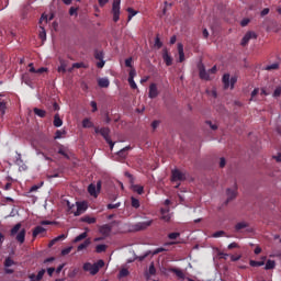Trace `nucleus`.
I'll return each mask as SVG.
<instances>
[{
  "label": "nucleus",
  "mask_w": 281,
  "mask_h": 281,
  "mask_svg": "<svg viewBox=\"0 0 281 281\" xmlns=\"http://www.w3.org/2000/svg\"><path fill=\"white\" fill-rule=\"evenodd\" d=\"M26 233L25 228L21 229V223H18L11 228L10 236H15V240H18L20 245H23V243H25Z\"/></svg>",
  "instance_id": "f257e3e1"
},
{
  "label": "nucleus",
  "mask_w": 281,
  "mask_h": 281,
  "mask_svg": "<svg viewBox=\"0 0 281 281\" xmlns=\"http://www.w3.org/2000/svg\"><path fill=\"white\" fill-rule=\"evenodd\" d=\"M150 225H153V220L132 224L130 226V229H131V232H144L145 229H148V227H150Z\"/></svg>",
  "instance_id": "f03ea898"
},
{
  "label": "nucleus",
  "mask_w": 281,
  "mask_h": 281,
  "mask_svg": "<svg viewBox=\"0 0 281 281\" xmlns=\"http://www.w3.org/2000/svg\"><path fill=\"white\" fill-rule=\"evenodd\" d=\"M114 225H117V221H113L111 224H104V225L100 226L99 227L100 234L104 238H109V236H111V232H113V226Z\"/></svg>",
  "instance_id": "7ed1b4c3"
},
{
  "label": "nucleus",
  "mask_w": 281,
  "mask_h": 281,
  "mask_svg": "<svg viewBox=\"0 0 281 281\" xmlns=\"http://www.w3.org/2000/svg\"><path fill=\"white\" fill-rule=\"evenodd\" d=\"M101 190H102V181H98L97 186L94 183H91L88 186V192L90 196H94V199H98V194H100Z\"/></svg>",
  "instance_id": "20e7f679"
},
{
  "label": "nucleus",
  "mask_w": 281,
  "mask_h": 281,
  "mask_svg": "<svg viewBox=\"0 0 281 281\" xmlns=\"http://www.w3.org/2000/svg\"><path fill=\"white\" fill-rule=\"evenodd\" d=\"M122 1L120 0H114L112 4V14H113V21L114 23H117L120 21V5Z\"/></svg>",
  "instance_id": "39448f33"
},
{
  "label": "nucleus",
  "mask_w": 281,
  "mask_h": 281,
  "mask_svg": "<svg viewBox=\"0 0 281 281\" xmlns=\"http://www.w3.org/2000/svg\"><path fill=\"white\" fill-rule=\"evenodd\" d=\"M94 58H95V60H99L97 63L98 69H102L104 67V65H106V61H104V52L94 50Z\"/></svg>",
  "instance_id": "423d86ee"
},
{
  "label": "nucleus",
  "mask_w": 281,
  "mask_h": 281,
  "mask_svg": "<svg viewBox=\"0 0 281 281\" xmlns=\"http://www.w3.org/2000/svg\"><path fill=\"white\" fill-rule=\"evenodd\" d=\"M171 181H186V173L179 169H175L171 172Z\"/></svg>",
  "instance_id": "0eeeda50"
},
{
  "label": "nucleus",
  "mask_w": 281,
  "mask_h": 281,
  "mask_svg": "<svg viewBox=\"0 0 281 281\" xmlns=\"http://www.w3.org/2000/svg\"><path fill=\"white\" fill-rule=\"evenodd\" d=\"M226 194H227V200H226V204H227L229 203V201H234V199H236L238 194V187L235 184L233 189H227Z\"/></svg>",
  "instance_id": "6e6552de"
},
{
  "label": "nucleus",
  "mask_w": 281,
  "mask_h": 281,
  "mask_svg": "<svg viewBox=\"0 0 281 281\" xmlns=\"http://www.w3.org/2000/svg\"><path fill=\"white\" fill-rule=\"evenodd\" d=\"M83 271H89L91 276L98 274V267L95 263L86 262L83 265Z\"/></svg>",
  "instance_id": "1a4fd4ad"
},
{
  "label": "nucleus",
  "mask_w": 281,
  "mask_h": 281,
  "mask_svg": "<svg viewBox=\"0 0 281 281\" xmlns=\"http://www.w3.org/2000/svg\"><path fill=\"white\" fill-rule=\"evenodd\" d=\"M162 60L167 67L172 66V56L168 53V48L162 49Z\"/></svg>",
  "instance_id": "9d476101"
},
{
  "label": "nucleus",
  "mask_w": 281,
  "mask_h": 281,
  "mask_svg": "<svg viewBox=\"0 0 281 281\" xmlns=\"http://www.w3.org/2000/svg\"><path fill=\"white\" fill-rule=\"evenodd\" d=\"M43 276H45V269L38 271L37 276L35 273L29 274L30 281H41L43 280Z\"/></svg>",
  "instance_id": "9b49d317"
},
{
  "label": "nucleus",
  "mask_w": 281,
  "mask_h": 281,
  "mask_svg": "<svg viewBox=\"0 0 281 281\" xmlns=\"http://www.w3.org/2000/svg\"><path fill=\"white\" fill-rule=\"evenodd\" d=\"M250 38H257V35L254 32H251V31L247 32L245 34V36L243 37L241 46L245 47L249 43Z\"/></svg>",
  "instance_id": "f8f14e48"
},
{
  "label": "nucleus",
  "mask_w": 281,
  "mask_h": 281,
  "mask_svg": "<svg viewBox=\"0 0 281 281\" xmlns=\"http://www.w3.org/2000/svg\"><path fill=\"white\" fill-rule=\"evenodd\" d=\"M149 98L151 100H155V98H157V95H159V90L157 89V83H151L149 86Z\"/></svg>",
  "instance_id": "ddd939ff"
},
{
  "label": "nucleus",
  "mask_w": 281,
  "mask_h": 281,
  "mask_svg": "<svg viewBox=\"0 0 281 281\" xmlns=\"http://www.w3.org/2000/svg\"><path fill=\"white\" fill-rule=\"evenodd\" d=\"M110 85H111V81L106 77L98 79V86L101 89H109Z\"/></svg>",
  "instance_id": "4468645a"
},
{
  "label": "nucleus",
  "mask_w": 281,
  "mask_h": 281,
  "mask_svg": "<svg viewBox=\"0 0 281 281\" xmlns=\"http://www.w3.org/2000/svg\"><path fill=\"white\" fill-rule=\"evenodd\" d=\"M100 135H102L105 142H109L111 139V130L109 127H102L100 128Z\"/></svg>",
  "instance_id": "2eb2a0df"
},
{
  "label": "nucleus",
  "mask_w": 281,
  "mask_h": 281,
  "mask_svg": "<svg viewBox=\"0 0 281 281\" xmlns=\"http://www.w3.org/2000/svg\"><path fill=\"white\" fill-rule=\"evenodd\" d=\"M178 55H179L178 63H183V60H186V53L183 52V44L181 43H178Z\"/></svg>",
  "instance_id": "dca6fc26"
},
{
  "label": "nucleus",
  "mask_w": 281,
  "mask_h": 281,
  "mask_svg": "<svg viewBox=\"0 0 281 281\" xmlns=\"http://www.w3.org/2000/svg\"><path fill=\"white\" fill-rule=\"evenodd\" d=\"M200 78L201 80H212V78L210 77V72L205 70V67H201L200 68Z\"/></svg>",
  "instance_id": "f3484780"
},
{
  "label": "nucleus",
  "mask_w": 281,
  "mask_h": 281,
  "mask_svg": "<svg viewBox=\"0 0 281 281\" xmlns=\"http://www.w3.org/2000/svg\"><path fill=\"white\" fill-rule=\"evenodd\" d=\"M87 211V206L85 205V203H80L77 202V210L75 212V216H80V214H82V212Z\"/></svg>",
  "instance_id": "a211bd4d"
},
{
  "label": "nucleus",
  "mask_w": 281,
  "mask_h": 281,
  "mask_svg": "<svg viewBox=\"0 0 281 281\" xmlns=\"http://www.w3.org/2000/svg\"><path fill=\"white\" fill-rule=\"evenodd\" d=\"M170 271L171 273H175V276H177V278H179L180 280H186V273H183L181 269L171 268Z\"/></svg>",
  "instance_id": "6ab92c4d"
},
{
  "label": "nucleus",
  "mask_w": 281,
  "mask_h": 281,
  "mask_svg": "<svg viewBox=\"0 0 281 281\" xmlns=\"http://www.w3.org/2000/svg\"><path fill=\"white\" fill-rule=\"evenodd\" d=\"M128 150H131V146H126L124 148H122L121 150L117 151V156L121 159H126L127 155H128Z\"/></svg>",
  "instance_id": "aec40b11"
},
{
  "label": "nucleus",
  "mask_w": 281,
  "mask_h": 281,
  "mask_svg": "<svg viewBox=\"0 0 281 281\" xmlns=\"http://www.w3.org/2000/svg\"><path fill=\"white\" fill-rule=\"evenodd\" d=\"M170 212L169 209H161L160 213H161V220L165 221L166 223H168L170 221V214H168Z\"/></svg>",
  "instance_id": "412c9836"
},
{
  "label": "nucleus",
  "mask_w": 281,
  "mask_h": 281,
  "mask_svg": "<svg viewBox=\"0 0 281 281\" xmlns=\"http://www.w3.org/2000/svg\"><path fill=\"white\" fill-rule=\"evenodd\" d=\"M65 238H67V235H65V234H61V235L55 237L54 239H52L49 241L48 247H54L55 244H57L60 240H65Z\"/></svg>",
  "instance_id": "4be33fe9"
},
{
  "label": "nucleus",
  "mask_w": 281,
  "mask_h": 281,
  "mask_svg": "<svg viewBox=\"0 0 281 281\" xmlns=\"http://www.w3.org/2000/svg\"><path fill=\"white\" fill-rule=\"evenodd\" d=\"M53 124L56 128H60V126H63V119L60 117V115L55 114Z\"/></svg>",
  "instance_id": "5701e85b"
},
{
  "label": "nucleus",
  "mask_w": 281,
  "mask_h": 281,
  "mask_svg": "<svg viewBox=\"0 0 281 281\" xmlns=\"http://www.w3.org/2000/svg\"><path fill=\"white\" fill-rule=\"evenodd\" d=\"M44 232H46L45 227L43 226H36L33 229V238H36V236H38L40 234H44Z\"/></svg>",
  "instance_id": "b1692460"
},
{
  "label": "nucleus",
  "mask_w": 281,
  "mask_h": 281,
  "mask_svg": "<svg viewBox=\"0 0 281 281\" xmlns=\"http://www.w3.org/2000/svg\"><path fill=\"white\" fill-rule=\"evenodd\" d=\"M89 245H91V239L90 238L86 239L82 244H80L77 247V251H82V249H87V247H89Z\"/></svg>",
  "instance_id": "393cba45"
},
{
  "label": "nucleus",
  "mask_w": 281,
  "mask_h": 281,
  "mask_svg": "<svg viewBox=\"0 0 281 281\" xmlns=\"http://www.w3.org/2000/svg\"><path fill=\"white\" fill-rule=\"evenodd\" d=\"M247 227H249L247 222H239L235 225V232H240V229H245Z\"/></svg>",
  "instance_id": "a878e982"
},
{
  "label": "nucleus",
  "mask_w": 281,
  "mask_h": 281,
  "mask_svg": "<svg viewBox=\"0 0 281 281\" xmlns=\"http://www.w3.org/2000/svg\"><path fill=\"white\" fill-rule=\"evenodd\" d=\"M33 112L37 115V117H45L47 115V111L34 108Z\"/></svg>",
  "instance_id": "bb28decb"
},
{
  "label": "nucleus",
  "mask_w": 281,
  "mask_h": 281,
  "mask_svg": "<svg viewBox=\"0 0 281 281\" xmlns=\"http://www.w3.org/2000/svg\"><path fill=\"white\" fill-rule=\"evenodd\" d=\"M225 89H229V74H225L222 79Z\"/></svg>",
  "instance_id": "cd10ccee"
},
{
  "label": "nucleus",
  "mask_w": 281,
  "mask_h": 281,
  "mask_svg": "<svg viewBox=\"0 0 281 281\" xmlns=\"http://www.w3.org/2000/svg\"><path fill=\"white\" fill-rule=\"evenodd\" d=\"M82 126L83 128H93V122L89 119H83Z\"/></svg>",
  "instance_id": "c85d7f7f"
},
{
  "label": "nucleus",
  "mask_w": 281,
  "mask_h": 281,
  "mask_svg": "<svg viewBox=\"0 0 281 281\" xmlns=\"http://www.w3.org/2000/svg\"><path fill=\"white\" fill-rule=\"evenodd\" d=\"M265 269H266V271H269V270H271V269H276V261H273V260H268V261L266 262Z\"/></svg>",
  "instance_id": "c756f323"
},
{
  "label": "nucleus",
  "mask_w": 281,
  "mask_h": 281,
  "mask_svg": "<svg viewBox=\"0 0 281 281\" xmlns=\"http://www.w3.org/2000/svg\"><path fill=\"white\" fill-rule=\"evenodd\" d=\"M59 74H67V64L65 61H60V66L57 68Z\"/></svg>",
  "instance_id": "7c9ffc66"
},
{
  "label": "nucleus",
  "mask_w": 281,
  "mask_h": 281,
  "mask_svg": "<svg viewBox=\"0 0 281 281\" xmlns=\"http://www.w3.org/2000/svg\"><path fill=\"white\" fill-rule=\"evenodd\" d=\"M127 12H128L127 21H132L133 16H136L137 14V11H135V9L133 8H127Z\"/></svg>",
  "instance_id": "2f4dec72"
},
{
  "label": "nucleus",
  "mask_w": 281,
  "mask_h": 281,
  "mask_svg": "<svg viewBox=\"0 0 281 281\" xmlns=\"http://www.w3.org/2000/svg\"><path fill=\"white\" fill-rule=\"evenodd\" d=\"M104 251H106V245H104V244L97 245V247H95L97 254H104Z\"/></svg>",
  "instance_id": "473e14b6"
},
{
  "label": "nucleus",
  "mask_w": 281,
  "mask_h": 281,
  "mask_svg": "<svg viewBox=\"0 0 281 281\" xmlns=\"http://www.w3.org/2000/svg\"><path fill=\"white\" fill-rule=\"evenodd\" d=\"M87 236H88L87 232L81 233L80 235H78V236L74 239V243H80V241L85 240V238H87Z\"/></svg>",
  "instance_id": "72a5a7b5"
},
{
  "label": "nucleus",
  "mask_w": 281,
  "mask_h": 281,
  "mask_svg": "<svg viewBox=\"0 0 281 281\" xmlns=\"http://www.w3.org/2000/svg\"><path fill=\"white\" fill-rule=\"evenodd\" d=\"M276 69H280V64L274 63V64L268 65V66L266 67V70H267V71H273V70H276Z\"/></svg>",
  "instance_id": "f704fd0d"
},
{
  "label": "nucleus",
  "mask_w": 281,
  "mask_h": 281,
  "mask_svg": "<svg viewBox=\"0 0 281 281\" xmlns=\"http://www.w3.org/2000/svg\"><path fill=\"white\" fill-rule=\"evenodd\" d=\"M132 188L133 191L136 192L137 194H144V188L142 186L135 184Z\"/></svg>",
  "instance_id": "c9c22d12"
},
{
  "label": "nucleus",
  "mask_w": 281,
  "mask_h": 281,
  "mask_svg": "<svg viewBox=\"0 0 281 281\" xmlns=\"http://www.w3.org/2000/svg\"><path fill=\"white\" fill-rule=\"evenodd\" d=\"M67 207H68V210H69V212H70L71 214H75V215H76L77 206H76L75 204H71L70 201H67Z\"/></svg>",
  "instance_id": "e433bc0d"
},
{
  "label": "nucleus",
  "mask_w": 281,
  "mask_h": 281,
  "mask_svg": "<svg viewBox=\"0 0 281 281\" xmlns=\"http://www.w3.org/2000/svg\"><path fill=\"white\" fill-rule=\"evenodd\" d=\"M250 267H265V261L250 260Z\"/></svg>",
  "instance_id": "4c0bfd02"
},
{
  "label": "nucleus",
  "mask_w": 281,
  "mask_h": 281,
  "mask_svg": "<svg viewBox=\"0 0 281 281\" xmlns=\"http://www.w3.org/2000/svg\"><path fill=\"white\" fill-rule=\"evenodd\" d=\"M72 69H87V65L85 63H75L72 64Z\"/></svg>",
  "instance_id": "58836bf2"
},
{
  "label": "nucleus",
  "mask_w": 281,
  "mask_h": 281,
  "mask_svg": "<svg viewBox=\"0 0 281 281\" xmlns=\"http://www.w3.org/2000/svg\"><path fill=\"white\" fill-rule=\"evenodd\" d=\"M132 201V207H135V210L139 209V200L137 198H131Z\"/></svg>",
  "instance_id": "ea45409f"
},
{
  "label": "nucleus",
  "mask_w": 281,
  "mask_h": 281,
  "mask_svg": "<svg viewBox=\"0 0 281 281\" xmlns=\"http://www.w3.org/2000/svg\"><path fill=\"white\" fill-rule=\"evenodd\" d=\"M128 269H126V268H123V269H121L120 270V272H119V278L120 279H122V278H126L127 276H128Z\"/></svg>",
  "instance_id": "a19ab883"
},
{
  "label": "nucleus",
  "mask_w": 281,
  "mask_h": 281,
  "mask_svg": "<svg viewBox=\"0 0 281 281\" xmlns=\"http://www.w3.org/2000/svg\"><path fill=\"white\" fill-rule=\"evenodd\" d=\"M155 47H157V49H161V47H164V43H161L159 35H157L155 38Z\"/></svg>",
  "instance_id": "79ce46f5"
},
{
  "label": "nucleus",
  "mask_w": 281,
  "mask_h": 281,
  "mask_svg": "<svg viewBox=\"0 0 281 281\" xmlns=\"http://www.w3.org/2000/svg\"><path fill=\"white\" fill-rule=\"evenodd\" d=\"M58 155H63V157H65V159H69V154H67V151L65 150V147H59L58 149Z\"/></svg>",
  "instance_id": "37998d69"
},
{
  "label": "nucleus",
  "mask_w": 281,
  "mask_h": 281,
  "mask_svg": "<svg viewBox=\"0 0 281 281\" xmlns=\"http://www.w3.org/2000/svg\"><path fill=\"white\" fill-rule=\"evenodd\" d=\"M41 32H40V38L41 41H46L47 38V33L45 32V27L41 26Z\"/></svg>",
  "instance_id": "c03bdc74"
},
{
  "label": "nucleus",
  "mask_w": 281,
  "mask_h": 281,
  "mask_svg": "<svg viewBox=\"0 0 281 281\" xmlns=\"http://www.w3.org/2000/svg\"><path fill=\"white\" fill-rule=\"evenodd\" d=\"M180 236H181L180 233H170V234L168 235V238H169L170 240H177V238H179Z\"/></svg>",
  "instance_id": "a18cd8bd"
},
{
  "label": "nucleus",
  "mask_w": 281,
  "mask_h": 281,
  "mask_svg": "<svg viewBox=\"0 0 281 281\" xmlns=\"http://www.w3.org/2000/svg\"><path fill=\"white\" fill-rule=\"evenodd\" d=\"M5 109H8V106L5 105V101H0V111L2 115H5Z\"/></svg>",
  "instance_id": "49530a36"
},
{
  "label": "nucleus",
  "mask_w": 281,
  "mask_h": 281,
  "mask_svg": "<svg viewBox=\"0 0 281 281\" xmlns=\"http://www.w3.org/2000/svg\"><path fill=\"white\" fill-rule=\"evenodd\" d=\"M70 16H78V8L71 7L69 9Z\"/></svg>",
  "instance_id": "de8ad7c7"
},
{
  "label": "nucleus",
  "mask_w": 281,
  "mask_h": 281,
  "mask_svg": "<svg viewBox=\"0 0 281 281\" xmlns=\"http://www.w3.org/2000/svg\"><path fill=\"white\" fill-rule=\"evenodd\" d=\"M12 265H14V260H12V258L8 257L4 260V267H12Z\"/></svg>",
  "instance_id": "09e8293b"
},
{
  "label": "nucleus",
  "mask_w": 281,
  "mask_h": 281,
  "mask_svg": "<svg viewBox=\"0 0 281 281\" xmlns=\"http://www.w3.org/2000/svg\"><path fill=\"white\" fill-rule=\"evenodd\" d=\"M94 267H98V272H99L100 269H102V267H104V260H102V259L98 260V262L94 263Z\"/></svg>",
  "instance_id": "8fccbe9b"
},
{
  "label": "nucleus",
  "mask_w": 281,
  "mask_h": 281,
  "mask_svg": "<svg viewBox=\"0 0 281 281\" xmlns=\"http://www.w3.org/2000/svg\"><path fill=\"white\" fill-rule=\"evenodd\" d=\"M38 186H33L30 191L26 193V196H32V192H37Z\"/></svg>",
  "instance_id": "3c124183"
},
{
  "label": "nucleus",
  "mask_w": 281,
  "mask_h": 281,
  "mask_svg": "<svg viewBox=\"0 0 281 281\" xmlns=\"http://www.w3.org/2000/svg\"><path fill=\"white\" fill-rule=\"evenodd\" d=\"M135 76H137V72L135 71V69H131L128 80H135Z\"/></svg>",
  "instance_id": "603ef678"
},
{
  "label": "nucleus",
  "mask_w": 281,
  "mask_h": 281,
  "mask_svg": "<svg viewBox=\"0 0 281 281\" xmlns=\"http://www.w3.org/2000/svg\"><path fill=\"white\" fill-rule=\"evenodd\" d=\"M150 254H153V252L147 251V252H145L143 256L137 257V260H139V262H142L143 260H146V258H148V256H149Z\"/></svg>",
  "instance_id": "864d4df0"
},
{
  "label": "nucleus",
  "mask_w": 281,
  "mask_h": 281,
  "mask_svg": "<svg viewBox=\"0 0 281 281\" xmlns=\"http://www.w3.org/2000/svg\"><path fill=\"white\" fill-rule=\"evenodd\" d=\"M221 236H225L224 231H218L213 234V238H221Z\"/></svg>",
  "instance_id": "5fc2aeb1"
},
{
  "label": "nucleus",
  "mask_w": 281,
  "mask_h": 281,
  "mask_svg": "<svg viewBox=\"0 0 281 281\" xmlns=\"http://www.w3.org/2000/svg\"><path fill=\"white\" fill-rule=\"evenodd\" d=\"M121 203L117 202L115 204H108V210H117L120 207Z\"/></svg>",
  "instance_id": "6e6d98bb"
},
{
  "label": "nucleus",
  "mask_w": 281,
  "mask_h": 281,
  "mask_svg": "<svg viewBox=\"0 0 281 281\" xmlns=\"http://www.w3.org/2000/svg\"><path fill=\"white\" fill-rule=\"evenodd\" d=\"M157 273V270L155 269V263H151L149 266V276H155Z\"/></svg>",
  "instance_id": "4d7b16f0"
},
{
  "label": "nucleus",
  "mask_w": 281,
  "mask_h": 281,
  "mask_svg": "<svg viewBox=\"0 0 281 281\" xmlns=\"http://www.w3.org/2000/svg\"><path fill=\"white\" fill-rule=\"evenodd\" d=\"M164 251H166V248L160 247V248L155 249V250L151 252V255H153V256H157V254H161V252H164Z\"/></svg>",
  "instance_id": "13d9d810"
},
{
  "label": "nucleus",
  "mask_w": 281,
  "mask_h": 281,
  "mask_svg": "<svg viewBox=\"0 0 281 281\" xmlns=\"http://www.w3.org/2000/svg\"><path fill=\"white\" fill-rule=\"evenodd\" d=\"M131 89H137V83H135V79H127Z\"/></svg>",
  "instance_id": "bf43d9fd"
},
{
  "label": "nucleus",
  "mask_w": 281,
  "mask_h": 281,
  "mask_svg": "<svg viewBox=\"0 0 281 281\" xmlns=\"http://www.w3.org/2000/svg\"><path fill=\"white\" fill-rule=\"evenodd\" d=\"M68 254H71V247H67L61 250V256H68Z\"/></svg>",
  "instance_id": "052dcab7"
},
{
  "label": "nucleus",
  "mask_w": 281,
  "mask_h": 281,
  "mask_svg": "<svg viewBox=\"0 0 281 281\" xmlns=\"http://www.w3.org/2000/svg\"><path fill=\"white\" fill-rule=\"evenodd\" d=\"M90 105L92 108V113H95V111H98V103L95 101H91Z\"/></svg>",
  "instance_id": "680f3d73"
},
{
  "label": "nucleus",
  "mask_w": 281,
  "mask_h": 281,
  "mask_svg": "<svg viewBox=\"0 0 281 281\" xmlns=\"http://www.w3.org/2000/svg\"><path fill=\"white\" fill-rule=\"evenodd\" d=\"M85 222L89 223V225H93V223H95V217H86Z\"/></svg>",
  "instance_id": "e2e57ef3"
},
{
  "label": "nucleus",
  "mask_w": 281,
  "mask_h": 281,
  "mask_svg": "<svg viewBox=\"0 0 281 281\" xmlns=\"http://www.w3.org/2000/svg\"><path fill=\"white\" fill-rule=\"evenodd\" d=\"M125 67H133V58L132 57L125 59Z\"/></svg>",
  "instance_id": "0e129e2a"
},
{
  "label": "nucleus",
  "mask_w": 281,
  "mask_h": 281,
  "mask_svg": "<svg viewBox=\"0 0 281 281\" xmlns=\"http://www.w3.org/2000/svg\"><path fill=\"white\" fill-rule=\"evenodd\" d=\"M281 95V88H276L274 92H273V97L274 98H280Z\"/></svg>",
  "instance_id": "69168bd1"
},
{
  "label": "nucleus",
  "mask_w": 281,
  "mask_h": 281,
  "mask_svg": "<svg viewBox=\"0 0 281 281\" xmlns=\"http://www.w3.org/2000/svg\"><path fill=\"white\" fill-rule=\"evenodd\" d=\"M240 25L241 27H247V25H249V19L241 20Z\"/></svg>",
  "instance_id": "338daca9"
},
{
  "label": "nucleus",
  "mask_w": 281,
  "mask_h": 281,
  "mask_svg": "<svg viewBox=\"0 0 281 281\" xmlns=\"http://www.w3.org/2000/svg\"><path fill=\"white\" fill-rule=\"evenodd\" d=\"M228 249H238V244H236V243L229 244Z\"/></svg>",
  "instance_id": "774afa93"
}]
</instances>
